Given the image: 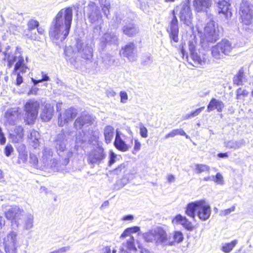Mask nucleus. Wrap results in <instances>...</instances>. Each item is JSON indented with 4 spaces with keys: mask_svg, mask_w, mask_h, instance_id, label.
Segmentation results:
<instances>
[{
    "mask_svg": "<svg viewBox=\"0 0 253 253\" xmlns=\"http://www.w3.org/2000/svg\"><path fill=\"white\" fill-rule=\"evenodd\" d=\"M196 42H197L195 40L190 41L189 42L190 56L193 61V62L190 63L195 67H201L206 64L207 58L206 54L201 52H198L195 50Z\"/></svg>",
    "mask_w": 253,
    "mask_h": 253,
    "instance_id": "nucleus-10",
    "label": "nucleus"
},
{
    "mask_svg": "<svg viewBox=\"0 0 253 253\" xmlns=\"http://www.w3.org/2000/svg\"><path fill=\"white\" fill-rule=\"evenodd\" d=\"M196 212L201 220L205 221L208 219L211 215V207L204 200L188 203L185 207V214L188 216L194 218Z\"/></svg>",
    "mask_w": 253,
    "mask_h": 253,
    "instance_id": "nucleus-2",
    "label": "nucleus"
},
{
    "mask_svg": "<svg viewBox=\"0 0 253 253\" xmlns=\"http://www.w3.org/2000/svg\"><path fill=\"white\" fill-rule=\"evenodd\" d=\"M103 133L105 142L107 144L110 143L112 141L114 135V127L110 125L106 126Z\"/></svg>",
    "mask_w": 253,
    "mask_h": 253,
    "instance_id": "nucleus-31",
    "label": "nucleus"
},
{
    "mask_svg": "<svg viewBox=\"0 0 253 253\" xmlns=\"http://www.w3.org/2000/svg\"><path fill=\"white\" fill-rule=\"evenodd\" d=\"M121 97V102L122 103H126L128 99V96L126 92L125 91H121L120 93Z\"/></svg>",
    "mask_w": 253,
    "mask_h": 253,
    "instance_id": "nucleus-48",
    "label": "nucleus"
},
{
    "mask_svg": "<svg viewBox=\"0 0 253 253\" xmlns=\"http://www.w3.org/2000/svg\"><path fill=\"white\" fill-rule=\"evenodd\" d=\"M104 253H111V250L109 246H106L104 248Z\"/></svg>",
    "mask_w": 253,
    "mask_h": 253,
    "instance_id": "nucleus-58",
    "label": "nucleus"
},
{
    "mask_svg": "<svg viewBox=\"0 0 253 253\" xmlns=\"http://www.w3.org/2000/svg\"><path fill=\"white\" fill-rule=\"evenodd\" d=\"M17 235L10 232L3 239L4 249L6 253H16Z\"/></svg>",
    "mask_w": 253,
    "mask_h": 253,
    "instance_id": "nucleus-13",
    "label": "nucleus"
},
{
    "mask_svg": "<svg viewBox=\"0 0 253 253\" xmlns=\"http://www.w3.org/2000/svg\"><path fill=\"white\" fill-rule=\"evenodd\" d=\"M218 157L221 158L228 157V155L226 153H220L217 154Z\"/></svg>",
    "mask_w": 253,
    "mask_h": 253,
    "instance_id": "nucleus-57",
    "label": "nucleus"
},
{
    "mask_svg": "<svg viewBox=\"0 0 253 253\" xmlns=\"http://www.w3.org/2000/svg\"><path fill=\"white\" fill-rule=\"evenodd\" d=\"M224 107V104L222 101L212 98L207 106V111L210 112L216 109L217 112H221Z\"/></svg>",
    "mask_w": 253,
    "mask_h": 253,
    "instance_id": "nucleus-27",
    "label": "nucleus"
},
{
    "mask_svg": "<svg viewBox=\"0 0 253 253\" xmlns=\"http://www.w3.org/2000/svg\"><path fill=\"white\" fill-rule=\"evenodd\" d=\"M210 169V167L205 164H197L195 165V170L197 173H201L205 171H209Z\"/></svg>",
    "mask_w": 253,
    "mask_h": 253,
    "instance_id": "nucleus-36",
    "label": "nucleus"
},
{
    "mask_svg": "<svg viewBox=\"0 0 253 253\" xmlns=\"http://www.w3.org/2000/svg\"><path fill=\"white\" fill-rule=\"evenodd\" d=\"M205 107L203 106L199 108L196 109L195 110L187 114L184 118V120H188L191 118L198 116L200 113L204 109Z\"/></svg>",
    "mask_w": 253,
    "mask_h": 253,
    "instance_id": "nucleus-40",
    "label": "nucleus"
},
{
    "mask_svg": "<svg viewBox=\"0 0 253 253\" xmlns=\"http://www.w3.org/2000/svg\"><path fill=\"white\" fill-rule=\"evenodd\" d=\"M41 80H42V82H43V81H48L49 80V77L47 75H46L45 74H43L42 73V77L41 79Z\"/></svg>",
    "mask_w": 253,
    "mask_h": 253,
    "instance_id": "nucleus-56",
    "label": "nucleus"
},
{
    "mask_svg": "<svg viewBox=\"0 0 253 253\" xmlns=\"http://www.w3.org/2000/svg\"><path fill=\"white\" fill-rule=\"evenodd\" d=\"M173 224H180L185 229L188 231H192L195 229V226L185 216L180 214L176 215L171 220Z\"/></svg>",
    "mask_w": 253,
    "mask_h": 253,
    "instance_id": "nucleus-16",
    "label": "nucleus"
},
{
    "mask_svg": "<svg viewBox=\"0 0 253 253\" xmlns=\"http://www.w3.org/2000/svg\"><path fill=\"white\" fill-rule=\"evenodd\" d=\"M18 115L19 111L17 109L11 108L5 112L4 117L7 121L14 122L18 118Z\"/></svg>",
    "mask_w": 253,
    "mask_h": 253,
    "instance_id": "nucleus-30",
    "label": "nucleus"
},
{
    "mask_svg": "<svg viewBox=\"0 0 253 253\" xmlns=\"http://www.w3.org/2000/svg\"><path fill=\"white\" fill-rule=\"evenodd\" d=\"M217 7L219 14H222L227 19L232 17V8L229 0H219L217 2Z\"/></svg>",
    "mask_w": 253,
    "mask_h": 253,
    "instance_id": "nucleus-15",
    "label": "nucleus"
},
{
    "mask_svg": "<svg viewBox=\"0 0 253 253\" xmlns=\"http://www.w3.org/2000/svg\"><path fill=\"white\" fill-rule=\"evenodd\" d=\"M17 212L15 210L11 209L7 211L4 214L5 217L8 220L13 221L16 219Z\"/></svg>",
    "mask_w": 253,
    "mask_h": 253,
    "instance_id": "nucleus-39",
    "label": "nucleus"
},
{
    "mask_svg": "<svg viewBox=\"0 0 253 253\" xmlns=\"http://www.w3.org/2000/svg\"><path fill=\"white\" fill-rule=\"evenodd\" d=\"M157 242L164 246H170V235H168L163 228L159 227L156 229Z\"/></svg>",
    "mask_w": 253,
    "mask_h": 253,
    "instance_id": "nucleus-20",
    "label": "nucleus"
},
{
    "mask_svg": "<svg viewBox=\"0 0 253 253\" xmlns=\"http://www.w3.org/2000/svg\"><path fill=\"white\" fill-rule=\"evenodd\" d=\"M139 231V227L134 226L126 228L121 235L120 238L124 240L129 237V238L126 242L122 244L120 249L121 253H131L135 252L136 248L135 245V239L131 235L132 233H136Z\"/></svg>",
    "mask_w": 253,
    "mask_h": 253,
    "instance_id": "nucleus-3",
    "label": "nucleus"
},
{
    "mask_svg": "<svg viewBox=\"0 0 253 253\" xmlns=\"http://www.w3.org/2000/svg\"><path fill=\"white\" fill-rule=\"evenodd\" d=\"M63 251H64V250L62 249H60L57 251L51 252L50 253H61V252H62Z\"/></svg>",
    "mask_w": 253,
    "mask_h": 253,
    "instance_id": "nucleus-60",
    "label": "nucleus"
},
{
    "mask_svg": "<svg viewBox=\"0 0 253 253\" xmlns=\"http://www.w3.org/2000/svg\"><path fill=\"white\" fill-rule=\"evenodd\" d=\"M134 219V217L133 216V215H126V216H124L123 218H122V220H129V221H132Z\"/></svg>",
    "mask_w": 253,
    "mask_h": 253,
    "instance_id": "nucleus-54",
    "label": "nucleus"
},
{
    "mask_svg": "<svg viewBox=\"0 0 253 253\" xmlns=\"http://www.w3.org/2000/svg\"><path fill=\"white\" fill-rule=\"evenodd\" d=\"M88 18L91 23H94L102 19V16L98 6L93 1L90 2L87 6Z\"/></svg>",
    "mask_w": 253,
    "mask_h": 253,
    "instance_id": "nucleus-14",
    "label": "nucleus"
},
{
    "mask_svg": "<svg viewBox=\"0 0 253 253\" xmlns=\"http://www.w3.org/2000/svg\"><path fill=\"white\" fill-rule=\"evenodd\" d=\"M253 4L249 0H242L239 9V19L243 25H249L253 23Z\"/></svg>",
    "mask_w": 253,
    "mask_h": 253,
    "instance_id": "nucleus-5",
    "label": "nucleus"
},
{
    "mask_svg": "<svg viewBox=\"0 0 253 253\" xmlns=\"http://www.w3.org/2000/svg\"><path fill=\"white\" fill-rule=\"evenodd\" d=\"M184 236L183 233L180 231H174L172 235H170V246L179 244L183 241Z\"/></svg>",
    "mask_w": 253,
    "mask_h": 253,
    "instance_id": "nucleus-29",
    "label": "nucleus"
},
{
    "mask_svg": "<svg viewBox=\"0 0 253 253\" xmlns=\"http://www.w3.org/2000/svg\"><path fill=\"white\" fill-rule=\"evenodd\" d=\"M235 210V207L234 206L231 207L230 208L225 209L222 211V214L223 215H227L230 214L232 211H234Z\"/></svg>",
    "mask_w": 253,
    "mask_h": 253,
    "instance_id": "nucleus-51",
    "label": "nucleus"
},
{
    "mask_svg": "<svg viewBox=\"0 0 253 253\" xmlns=\"http://www.w3.org/2000/svg\"><path fill=\"white\" fill-rule=\"evenodd\" d=\"M93 56V48L90 46H86L82 50V57L86 61L91 60Z\"/></svg>",
    "mask_w": 253,
    "mask_h": 253,
    "instance_id": "nucleus-33",
    "label": "nucleus"
},
{
    "mask_svg": "<svg viewBox=\"0 0 253 253\" xmlns=\"http://www.w3.org/2000/svg\"><path fill=\"white\" fill-rule=\"evenodd\" d=\"M106 155L102 146L93 148L87 155V162L89 164H100L105 158Z\"/></svg>",
    "mask_w": 253,
    "mask_h": 253,
    "instance_id": "nucleus-11",
    "label": "nucleus"
},
{
    "mask_svg": "<svg viewBox=\"0 0 253 253\" xmlns=\"http://www.w3.org/2000/svg\"><path fill=\"white\" fill-rule=\"evenodd\" d=\"M193 5L196 12H201L211 6V0H193Z\"/></svg>",
    "mask_w": 253,
    "mask_h": 253,
    "instance_id": "nucleus-21",
    "label": "nucleus"
},
{
    "mask_svg": "<svg viewBox=\"0 0 253 253\" xmlns=\"http://www.w3.org/2000/svg\"><path fill=\"white\" fill-rule=\"evenodd\" d=\"M175 0H165L166 2H173L175 1Z\"/></svg>",
    "mask_w": 253,
    "mask_h": 253,
    "instance_id": "nucleus-62",
    "label": "nucleus"
},
{
    "mask_svg": "<svg viewBox=\"0 0 253 253\" xmlns=\"http://www.w3.org/2000/svg\"><path fill=\"white\" fill-rule=\"evenodd\" d=\"M252 96H253V90H252Z\"/></svg>",
    "mask_w": 253,
    "mask_h": 253,
    "instance_id": "nucleus-64",
    "label": "nucleus"
},
{
    "mask_svg": "<svg viewBox=\"0 0 253 253\" xmlns=\"http://www.w3.org/2000/svg\"><path fill=\"white\" fill-rule=\"evenodd\" d=\"M167 31L169 33L171 42H178L179 28L178 20H171Z\"/></svg>",
    "mask_w": 253,
    "mask_h": 253,
    "instance_id": "nucleus-18",
    "label": "nucleus"
},
{
    "mask_svg": "<svg viewBox=\"0 0 253 253\" xmlns=\"http://www.w3.org/2000/svg\"><path fill=\"white\" fill-rule=\"evenodd\" d=\"M93 119L88 115H82L77 118L74 122V126L82 128L84 126L87 125L90 126L92 124Z\"/></svg>",
    "mask_w": 253,
    "mask_h": 253,
    "instance_id": "nucleus-25",
    "label": "nucleus"
},
{
    "mask_svg": "<svg viewBox=\"0 0 253 253\" xmlns=\"http://www.w3.org/2000/svg\"><path fill=\"white\" fill-rule=\"evenodd\" d=\"M115 37V36L114 35H113L110 33L105 34L104 37V44L106 45L108 43H111Z\"/></svg>",
    "mask_w": 253,
    "mask_h": 253,
    "instance_id": "nucleus-43",
    "label": "nucleus"
},
{
    "mask_svg": "<svg viewBox=\"0 0 253 253\" xmlns=\"http://www.w3.org/2000/svg\"><path fill=\"white\" fill-rule=\"evenodd\" d=\"M116 253V251L115 250H113V253Z\"/></svg>",
    "mask_w": 253,
    "mask_h": 253,
    "instance_id": "nucleus-63",
    "label": "nucleus"
},
{
    "mask_svg": "<svg viewBox=\"0 0 253 253\" xmlns=\"http://www.w3.org/2000/svg\"><path fill=\"white\" fill-rule=\"evenodd\" d=\"M246 76L244 69L241 67L237 73L233 76L232 81L234 84L241 85L243 84L244 81L246 80Z\"/></svg>",
    "mask_w": 253,
    "mask_h": 253,
    "instance_id": "nucleus-28",
    "label": "nucleus"
},
{
    "mask_svg": "<svg viewBox=\"0 0 253 253\" xmlns=\"http://www.w3.org/2000/svg\"><path fill=\"white\" fill-rule=\"evenodd\" d=\"M179 18L184 23L190 22L193 18L192 9L189 4L182 6L179 13Z\"/></svg>",
    "mask_w": 253,
    "mask_h": 253,
    "instance_id": "nucleus-19",
    "label": "nucleus"
},
{
    "mask_svg": "<svg viewBox=\"0 0 253 253\" xmlns=\"http://www.w3.org/2000/svg\"><path fill=\"white\" fill-rule=\"evenodd\" d=\"M203 180L204 181H209L211 180V177L208 176V177H204Z\"/></svg>",
    "mask_w": 253,
    "mask_h": 253,
    "instance_id": "nucleus-61",
    "label": "nucleus"
},
{
    "mask_svg": "<svg viewBox=\"0 0 253 253\" xmlns=\"http://www.w3.org/2000/svg\"><path fill=\"white\" fill-rule=\"evenodd\" d=\"M27 29L24 32H31L34 29H37V31L40 35H44L45 34V30L42 27H40L39 22L33 19H30L27 23Z\"/></svg>",
    "mask_w": 253,
    "mask_h": 253,
    "instance_id": "nucleus-23",
    "label": "nucleus"
},
{
    "mask_svg": "<svg viewBox=\"0 0 253 253\" xmlns=\"http://www.w3.org/2000/svg\"><path fill=\"white\" fill-rule=\"evenodd\" d=\"M24 136V129L21 126H16L13 129V132L10 134V138L15 143L22 141Z\"/></svg>",
    "mask_w": 253,
    "mask_h": 253,
    "instance_id": "nucleus-26",
    "label": "nucleus"
},
{
    "mask_svg": "<svg viewBox=\"0 0 253 253\" xmlns=\"http://www.w3.org/2000/svg\"><path fill=\"white\" fill-rule=\"evenodd\" d=\"M219 39V30L217 23L213 20L208 22L204 29L203 40L206 42H215Z\"/></svg>",
    "mask_w": 253,
    "mask_h": 253,
    "instance_id": "nucleus-8",
    "label": "nucleus"
},
{
    "mask_svg": "<svg viewBox=\"0 0 253 253\" xmlns=\"http://www.w3.org/2000/svg\"><path fill=\"white\" fill-rule=\"evenodd\" d=\"M136 46L133 42H129L122 47L121 52L122 55L129 61H133L135 58V51Z\"/></svg>",
    "mask_w": 253,
    "mask_h": 253,
    "instance_id": "nucleus-17",
    "label": "nucleus"
},
{
    "mask_svg": "<svg viewBox=\"0 0 253 253\" xmlns=\"http://www.w3.org/2000/svg\"><path fill=\"white\" fill-rule=\"evenodd\" d=\"M123 34L129 37H132L139 32L138 28L133 22H129L124 25L122 28Z\"/></svg>",
    "mask_w": 253,
    "mask_h": 253,
    "instance_id": "nucleus-22",
    "label": "nucleus"
},
{
    "mask_svg": "<svg viewBox=\"0 0 253 253\" xmlns=\"http://www.w3.org/2000/svg\"><path fill=\"white\" fill-rule=\"evenodd\" d=\"M248 94V92L246 89H242L241 87H239L236 90V98L240 99L242 97H245Z\"/></svg>",
    "mask_w": 253,
    "mask_h": 253,
    "instance_id": "nucleus-41",
    "label": "nucleus"
},
{
    "mask_svg": "<svg viewBox=\"0 0 253 253\" xmlns=\"http://www.w3.org/2000/svg\"><path fill=\"white\" fill-rule=\"evenodd\" d=\"M144 238L147 242H151L154 240H156L157 241L156 229L151 230L146 233L144 235Z\"/></svg>",
    "mask_w": 253,
    "mask_h": 253,
    "instance_id": "nucleus-37",
    "label": "nucleus"
},
{
    "mask_svg": "<svg viewBox=\"0 0 253 253\" xmlns=\"http://www.w3.org/2000/svg\"><path fill=\"white\" fill-rule=\"evenodd\" d=\"M215 182L218 183H223V177L222 175L220 173H217L215 175V179L214 180Z\"/></svg>",
    "mask_w": 253,
    "mask_h": 253,
    "instance_id": "nucleus-53",
    "label": "nucleus"
},
{
    "mask_svg": "<svg viewBox=\"0 0 253 253\" xmlns=\"http://www.w3.org/2000/svg\"><path fill=\"white\" fill-rule=\"evenodd\" d=\"M6 138L4 136L3 133L2 131V129L0 127V144L3 145L5 143Z\"/></svg>",
    "mask_w": 253,
    "mask_h": 253,
    "instance_id": "nucleus-52",
    "label": "nucleus"
},
{
    "mask_svg": "<svg viewBox=\"0 0 253 253\" xmlns=\"http://www.w3.org/2000/svg\"><path fill=\"white\" fill-rule=\"evenodd\" d=\"M54 107L50 104L44 106L41 113L40 117L43 122H48L52 118L54 114Z\"/></svg>",
    "mask_w": 253,
    "mask_h": 253,
    "instance_id": "nucleus-24",
    "label": "nucleus"
},
{
    "mask_svg": "<svg viewBox=\"0 0 253 253\" xmlns=\"http://www.w3.org/2000/svg\"><path fill=\"white\" fill-rule=\"evenodd\" d=\"M40 104L36 100H29L24 106L25 116L24 121L26 125H30L35 123L38 115Z\"/></svg>",
    "mask_w": 253,
    "mask_h": 253,
    "instance_id": "nucleus-6",
    "label": "nucleus"
},
{
    "mask_svg": "<svg viewBox=\"0 0 253 253\" xmlns=\"http://www.w3.org/2000/svg\"><path fill=\"white\" fill-rule=\"evenodd\" d=\"M3 151L5 156L8 157L14 152V149L10 144L8 143L4 147Z\"/></svg>",
    "mask_w": 253,
    "mask_h": 253,
    "instance_id": "nucleus-42",
    "label": "nucleus"
},
{
    "mask_svg": "<svg viewBox=\"0 0 253 253\" xmlns=\"http://www.w3.org/2000/svg\"><path fill=\"white\" fill-rule=\"evenodd\" d=\"M234 46L228 40L222 39L211 47L212 56L216 59H220L223 55H229Z\"/></svg>",
    "mask_w": 253,
    "mask_h": 253,
    "instance_id": "nucleus-7",
    "label": "nucleus"
},
{
    "mask_svg": "<svg viewBox=\"0 0 253 253\" xmlns=\"http://www.w3.org/2000/svg\"><path fill=\"white\" fill-rule=\"evenodd\" d=\"M184 45H185V44H181L180 45L181 52V54H182L181 56L183 59H188V56L187 53L186 52V50H185Z\"/></svg>",
    "mask_w": 253,
    "mask_h": 253,
    "instance_id": "nucleus-50",
    "label": "nucleus"
},
{
    "mask_svg": "<svg viewBox=\"0 0 253 253\" xmlns=\"http://www.w3.org/2000/svg\"><path fill=\"white\" fill-rule=\"evenodd\" d=\"M5 57L7 58L8 68L11 67L15 62L12 74L16 72L24 74L27 71L28 67L25 62L24 57L22 55L17 57L13 55L7 54L5 55Z\"/></svg>",
    "mask_w": 253,
    "mask_h": 253,
    "instance_id": "nucleus-9",
    "label": "nucleus"
},
{
    "mask_svg": "<svg viewBox=\"0 0 253 253\" xmlns=\"http://www.w3.org/2000/svg\"><path fill=\"white\" fill-rule=\"evenodd\" d=\"M184 136L186 138H188L189 137L185 131L182 129H175L172 130L171 131L167 133L165 135V138H168L169 137H172L176 135Z\"/></svg>",
    "mask_w": 253,
    "mask_h": 253,
    "instance_id": "nucleus-34",
    "label": "nucleus"
},
{
    "mask_svg": "<svg viewBox=\"0 0 253 253\" xmlns=\"http://www.w3.org/2000/svg\"><path fill=\"white\" fill-rule=\"evenodd\" d=\"M21 72H15L13 74L16 75V79L15 84L16 86H19L23 83V78L20 75Z\"/></svg>",
    "mask_w": 253,
    "mask_h": 253,
    "instance_id": "nucleus-45",
    "label": "nucleus"
},
{
    "mask_svg": "<svg viewBox=\"0 0 253 253\" xmlns=\"http://www.w3.org/2000/svg\"><path fill=\"white\" fill-rule=\"evenodd\" d=\"M24 37L27 39L32 41L42 42V37H45L44 35H40L37 31H31V32H24Z\"/></svg>",
    "mask_w": 253,
    "mask_h": 253,
    "instance_id": "nucleus-32",
    "label": "nucleus"
},
{
    "mask_svg": "<svg viewBox=\"0 0 253 253\" xmlns=\"http://www.w3.org/2000/svg\"><path fill=\"white\" fill-rule=\"evenodd\" d=\"M101 8L104 15L108 18V15H110V4L109 3H105L101 6Z\"/></svg>",
    "mask_w": 253,
    "mask_h": 253,
    "instance_id": "nucleus-44",
    "label": "nucleus"
},
{
    "mask_svg": "<svg viewBox=\"0 0 253 253\" xmlns=\"http://www.w3.org/2000/svg\"><path fill=\"white\" fill-rule=\"evenodd\" d=\"M73 19V9L67 7L61 9L54 19L49 31V36L53 41L62 42L68 37Z\"/></svg>",
    "mask_w": 253,
    "mask_h": 253,
    "instance_id": "nucleus-1",
    "label": "nucleus"
},
{
    "mask_svg": "<svg viewBox=\"0 0 253 253\" xmlns=\"http://www.w3.org/2000/svg\"><path fill=\"white\" fill-rule=\"evenodd\" d=\"M237 241L233 240L230 243L224 244L221 247V251L225 253H230L237 244Z\"/></svg>",
    "mask_w": 253,
    "mask_h": 253,
    "instance_id": "nucleus-35",
    "label": "nucleus"
},
{
    "mask_svg": "<svg viewBox=\"0 0 253 253\" xmlns=\"http://www.w3.org/2000/svg\"><path fill=\"white\" fill-rule=\"evenodd\" d=\"M178 6L176 5L174 8L171 11V14L172 15V18L171 20H178L176 17V14L178 11Z\"/></svg>",
    "mask_w": 253,
    "mask_h": 253,
    "instance_id": "nucleus-49",
    "label": "nucleus"
},
{
    "mask_svg": "<svg viewBox=\"0 0 253 253\" xmlns=\"http://www.w3.org/2000/svg\"><path fill=\"white\" fill-rule=\"evenodd\" d=\"M168 181L169 183L173 182L175 179L174 176L172 174H169L167 176Z\"/></svg>",
    "mask_w": 253,
    "mask_h": 253,
    "instance_id": "nucleus-55",
    "label": "nucleus"
},
{
    "mask_svg": "<svg viewBox=\"0 0 253 253\" xmlns=\"http://www.w3.org/2000/svg\"><path fill=\"white\" fill-rule=\"evenodd\" d=\"M130 144H127L121 137L118 131L116 133L115 138L114 142V145L115 148L120 151L126 152L131 147V144L134 141V145L132 150L133 154H136L141 148V143L138 138H133L132 137L129 138Z\"/></svg>",
    "mask_w": 253,
    "mask_h": 253,
    "instance_id": "nucleus-4",
    "label": "nucleus"
},
{
    "mask_svg": "<svg viewBox=\"0 0 253 253\" xmlns=\"http://www.w3.org/2000/svg\"><path fill=\"white\" fill-rule=\"evenodd\" d=\"M32 81L34 84H37L40 83L42 82L41 79H39V80H36V79H32Z\"/></svg>",
    "mask_w": 253,
    "mask_h": 253,
    "instance_id": "nucleus-59",
    "label": "nucleus"
},
{
    "mask_svg": "<svg viewBox=\"0 0 253 253\" xmlns=\"http://www.w3.org/2000/svg\"><path fill=\"white\" fill-rule=\"evenodd\" d=\"M78 112L74 107H70L60 113L58 116V125L62 127L65 125L72 121L77 115Z\"/></svg>",
    "mask_w": 253,
    "mask_h": 253,
    "instance_id": "nucleus-12",
    "label": "nucleus"
},
{
    "mask_svg": "<svg viewBox=\"0 0 253 253\" xmlns=\"http://www.w3.org/2000/svg\"><path fill=\"white\" fill-rule=\"evenodd\" d=\"M112 171L115 175L123 174L126 171V168L124 164H121L118 167L114 169Z\"/></svg>",
    "mask_w": 253,
    "mask_h": 253,
    "instance_id": "nucleus-38",
    "label": "nucleus"
},
{
    "mask_svg": "<svg viewBox=\"0 0 253 253\" xmlns=\"http://www.w3.org/2000/svg\"><path fill=\"white\" fill-rule=\"evenodd\" d=\"M140 135L143 138H146L148 137V130L147 128L142 126L140 127Z\"/></svg>",
    "mask_w": 253,
    "mask_h": 253,
    "instance_id": "nucleus-46",
    "label": "nucleus"
},
{
    "mask_svg": "<svg viewBox=\"0 0 253 253\" xmlns=\"http://www.w3.org/2000/svg\"><path fill=\"white\" fill-rule=\"evenodd\" d=\"M116 155L113 152H111L110 153V160L108 162L109 166H112L116 162Z\"/></svg>",
    "mask_w": 253,
    "mask_h": 253,
    "instance_id": "nucleus-47",
    "label": "nucleus"
}]
</instances>
